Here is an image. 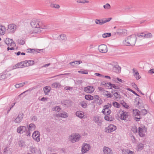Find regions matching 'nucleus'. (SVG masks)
<instances>
[{
	"label": "nucleus",
	"instance_id": "24",
	"mask_svg": "<svg viewBox=\"0 0 154 154\" xmlns=\"http://www.w3.org/2000/svg\"><path fill=\"white\" fill-rule=\"evenodd\" d=\"M95 22L98 25H103L105 23L104 20L102 19H96L95 20Z\"/></svg>",
	"mask_w": 154,
	"mask_h": 154
},
{
	"label": "nucleus",
	"instance_id": "62",
	"mask_svg": "<svg viewBox=\"0 0 154 154\" xmlns=\"http://www.w3.org/2000/svg\"><path fill=\"white\" fill-rule=\"evenodd\" d=\"M94 98L97 100H98L99 99L100 97L98 95H95L94 97Z\"/></svg>",
	"mask_w": 154,
	"mask_h": 154
},
{
	"label": "nucleus",
	"instance_id": "12",
	"mask_svg": "<svg viewBox=\"0 0 154 154\" xmlns=\"http://www.w3.org/2000/svg\"><path fill=\"white\" fill-rule=\"evenodd\" d=\"M5 42L8 46L15 45V43L14 42L13 40L11 39L7 38L5 40Z\"/></svg>",
	"mask_w": 154,
	"mask_h": 154
},
{
	"label": "nucleus",
	"instance_id": "29",
	"mask_svg": "<svg viewBox=\"0 0 154 154\" xmlns=\"http://www.w3.org/2000/svg\"><path fill=\"white\" fill-rule=\"evenodd\" d=\"M143 129L140 128L139 127L138 128V132L140 136L142 137H144L145 136V134L144 133H143Z\"/></svg>",
	"mask_w": 154,
	"mask_h": 154
},
{
	"label": "nucleus",
	"instance_id": "22",
	"mask_svg": "<svg viewBox=\"0 0 154 154\" xmlns=\"http://www.w3.org/2000/svg\"><path fill=\"white\" fill-rule=\"evenodd\" d=\"M121 67L118 65H116L113 68V70L114 71L117 72H119L121 70Z\"/></svg>",
	"mask_w": 154,
	"mask_h": 154
},
{
	"label": "nucleus",
	"instance_id": "3",
	"mask_svg": "<svg viewBox=\"0 0 154 154\" xmlns=\"http://www.w3.org/2000/svg\"><path fill=\"white\" fill-rule=\"evenodd\" d=\"M133 116L134 117V120L138 122L141 119L140 112L137 109H134L133 110Z\"/></svg>",
	"mask_w": 154,
	"mask_h": 154
},
{
	"label": "nucleus",
	"instance_id": "53",
	"mask_svg": "<svg viewBox=\"0 0 154 154\" xmlns=\"http://www.w3.org/2000/svg\"><path fill=\"white\" fill-rule=\"evenodd\" d=\"M6 78V76L5 74H3L0 75V80H4Z\"/></svg>",
	"mask_w": 154,
	"mask_h": 154
},
{
	"label": "nucleus",
	"instance_id": "36",
	"mask_svg": "<svg viewBox=\"0 0 154 154\" xmlns=\"http://www.w3.org/2000/svg\"><path fill=\"white\" fill-rule=\"evenodd\" d=\"M60 86V84L57 82H54L52 85V87L53 88H59Z\"/></svg>",
	"mask_w": 154,
	"mask_h": 154
},
{
	"label": "nucleus",
	"instance_id": "30",
	"mask_svg": "<svg viewBox=\"0 0 154 154\" xmlns=\"http://www.w3.org/2000/svg\"><path fill=\"white\" fill-rule=\"evenodd\" d=\"M108 84L110 87V88H112L116 89H119V86L116 85L115 84H112L110 82H109Z\"/></svg>",
	"mask_w": 154,
	"mask_h": 154
},
{
	"label": "nucleus",
	"instance_id": "6",
	"mask_svg": "<svg viewBox=\"0 0 154 154\" xmlns=\"http://www.w3.org/2000/svg\"><path fill=\"white\" fill-rule=\"evenodd\" d=\"M40 134L38 131H35L32 134V137L33 139L35 141L38 142L40 140Z\"/></svg>",
	"mask_w": 154,
	"mask_h": 154
},
{
	"label": "nucleus",
	"instance_id": "64",
	"mask_svg": "<svg viewBox=\"0 0 154 154\" xmlns=\"http://www.w3.org/2000/svg\"><path fill=\"white\" fill-rule=\"evenodd\" d=\"M15 66L17 68H22V66H20L19 63L16 64L15 65Z\"/></svg>",
	"mask_w": 154,
	"mask_h": 154
},
{
	"label": "nucleus",
	"instance_id": "50",
	"mask_svg": "<svg viewBox=\"0 0 154 154\" xmlns=\"http://www.w3.org/2000/svg\"><path fill=\"white\" fill-rule=\"evenodd\" d=\"M78 72L79 73L82 74H88V72L87 70H80L78 71Z\"/></svg>",
	"mask_w": 154,
	"mask_h": 154
},
{
	"label": "nucleus",
	"instance_id": "49",
	"mask_svg": "<svg viewBox=\"0 0 154 154\" xmlns=\"http://www.w3.org/2000/svg\"><path fill=\"white\" fill-rule=\"evenodd\" d=\"M144 36H145V38H152V34L149 32L147 34H145V35Z\"/></svg>",
	"mask_w": 154,
	"mask_h": 154
},
{
	"label": "nucleus",
	"instance_id": "31",
	"mask_svg": "<svg viewBox=\"0 0 154 154\" xmlns=\"http://www.w3.org/2000/svg\"><path fill=\"white\" fill-rule=\"evenodd\" d=\"M50 88L48 86H46L44 88V91L45 94L47 95L50 91Z\"/></svg>",
	"mask_w": 154,
	"mask_h": 154
},
{
	"label": "nucleus",
	"instance_id": "40",
	"mask_svg": "<svg viewBox=\"0 0 154 154\" xmlns=\"http://www.w3.org/2000/svg\"><path fill=\"white\" fill-rule=\"evenodd\" d=\"M120 103L125 108H127L128 107V106L127 104L123 100L121 101Z\"/></svg>",
	"mask_w": 154,
	"mask_h": 154
},
{
	"label": "nucleus",
	"instance_id": "5",
	"mask_svg": "<svg viewBox=\"0 0 154 154\" xmlns=\"http://www.w3.org/2000/svg\"><path fill=\"white\" fill-rule=\"evenodd\" d=\"M8 27L7 32L9 33H14L16 29V26L13 23L8 25Z\"/></svg>",
	"mask_w": 154,
	"mask_h": 154
},
{
	"label": "nucleus",
	"instance_id": "59",
	"mask_svg": "<svg viewBox=\"0 0 154 154\" xmlns=\"http://www.w3.org/2000/svg\"><path fill=\"white\" fill-rule=\"evenodd\" d=\"M31 120L33 121H35L37 120V117L36 116H34L32 117Z\"/></svg>",
	"mask_w": 154,
	"mask_h": 154
},
{
	"label": "nucleus",
	"instance_id": "14",
	"mask_svg": "<svg viewBox=\"0 0 154 154\" xmlns=\"http://www.w3.org/2000/svg\"><path fill=\"white\" fill-rule=\"evenodd\" d=\"M103 151L104 154H112V150L109 147L105 146L103 147Z\"/></svg>",
	"mask_w": 154,
	"mask_h": 154
},
{
	"label": "nucleus",
	"instance_id": "58",
	"mask_svg": "<svg viewBox=\"0 0 154 154\" xmlns=\"http://www.w3.org/2000/svg\"><path fill=\"white\" fill-rule=\"evenodd\" d=\"M128 90L131 92H132L133 94H134L136 95L139 96V95L137 94L134 91H133L132 89L130 88H128Z\"/></svg>",
	"mask_w": 154,
	"mask_h": 154
},
{
	"label": "nucleus",
	"instance_id": "7",
	"mask_svg": "<svg viewBox=\"0 0 154 154\" xmlns=\"http://www.w3.org/2000/svg\"><path fill=\"white\" fill-rule=\"evenodd\" d=\"M91 148L90 145L87 143H84L82 146V153H86Z\"/></svg>",
	"mask_w": 154,
	"mask_h": 154
},
{
	"label": "nucleus",
	"instance_id": "43",
	"mask_svg": "<svg viewBox=\"0 0 154 154\" xmlns=\"http://www.w3.org/2000/svg\"><path fill=\"white\" fill-rule=\"evenodd\" d=\"M61 109L59 107V106H55L53 108V111H56L58 112L60 111Z\"/></svg>",
	"mask_w": 154,
	"mask_h": 154
},
{
	"label": "nucleus",
	"instance_id": "55",
	"mask_svg": "<svg viewBox=\"0 0 154 154\" xmlns=\"http://www.w3.org/2000/svg\"><path fill=\"white\" fill-rule=\"evenodd\" d=\"M23 85L21 83L17 84L15 85V86L16 88H19L20 87H23Z\"/></svg>",
	"mask_w": 154,
	"mask_h": 154
},
{
	"label": "nucleus",
	"instance_id": "10",
	"mask_svg": "<svg viewBox=\"0 0 154 154\" xmlns=\"http://www.w3.org/2000/svg\"><path fill=\"white\" fill-rule=\"evenodd\" d=\"M23 117V114L22 113H19L17 117L14 120L16 123L19 124L22 121Z\"/></svg>",
	"mask_w": 154,
	"mask_h": 154
},
{
	"label": "nucleus",
	"instance_id": "52",
	"mask_svg": "<svg viewBox=\"0 0 154 154\" xmlns=\"http://www.w3.org/2000/svg\"><path fill=\"white\" fill-rule=\"evenodd\" d=\"M18 43L20 45H23L25 44V41L22 39H18L17 40Z\"/></svg>",
	"mask_w": 154,
	"mask_h": 154
},
{
	"label": "nucleus",
	"instance_id": "20",
	"mask_svg": "<svg viewBox=\"0 0 154 154\" xmlns=\"http://www.w3.org/2000/svg\"><path fill=\"white\" fill-rule=\"evenodd\" d=\"M75 114L76 116L81 119L84 116V113L81 111H77L76 112Z\"/></svg>",
	"mask_w": 154,
	"mask_h": 154
},
{
	"label": "nucleus",
	"instance_id": "15",
	"mask_svg": "<svg viewBox=\"0 0 154 154\" xmlns=\"http://www.w3.org/2000/svg\"><path fill=\"white\" fill-rule=\"evenodd\" d=\"M116 129V127L113 125H110L107 128L106 131L108 132H112Z\"/></svg>",
	"mask_w": 154,
	"mask_h": 154
},
{
	"label": "nucleus",
	"instance_id": "54",
	"mask_svg": "<svg viewBox=\"0 0 154 154\" xmlns=\"http://www.w3.org/2000/svg\"><path fill=\"white\" fill-rule=\"evenodd\" d=\"M104 95H105V96L107 98H111L113 97L112 94L110 93H109V94L107 93V94H106V93H105V94Z\"/></svg>",
	"mask_w": 154,
	"mask_h": 154
},
{
	"label": "nucleus",
	"instance_id": "48",
	"mask_svg": "<svg viewBox=\"0 0 154 154\" xmlns=\"http://www.w3.org/2000/svg\"><path fill=\"white\" fill-rule=\"evenodd\" d=\"M18 144L20 147H23L25 145V142L23 140H20Z\"/></svg>",
	"mask_w": 154,
	"mask_h": 154
},
{
	"label": "nucleus",
	"instance_id": "13",
	"mask_svg": "<svg viewBox=\"0 0 154 154\" xmlns=\"http://www.w3.org/2000/svg\"><path fill=\"white\" fill-rule=\"evenodd\" d=\"M120 118L122 120H126L128 117L127 113L123 111L120 112Z\"/></svg>",
	"mask_w": 154,
	"mask_h": 154
},
{
	"label": "nucleus",
	"instance_id": "2",
	"mask_svg": "<svg viewBox=\"0 0 154 154\" xmlns=\"http://www.w3.org/2000/svg\"><path fill=\"white\" fill-rule=\"evenodd\" d=\"M17 132L22 134L23 133L24 134L28 136H30V134L29 131L27 129L26 127L23 126H20L17 128Z\"/></svg>",
	"mask_w": 154,
	"mask_h": 154
},
{
	"label": "nucleus",
	"instance_id": "21",
	"mask_svg": "<svg viewBox=\"0 0 154 154\" xmlns=\"http://www.w3.org/2000/svg\"><path fill=\"white\" fill-rule=\"evenodd\" d=\"M27 130L29 131L30 133V131H32L34 130L35 128V125L32 123L30 124L29 125V126L28 127Z\"/></svg>",
	"mask_w": 154,
	"mask_h": 154
},
{
	"label": "nucleus",
	"instance_id": "25",
	"mask_svg": "<svg viewBox=\"0 0 154 154\" xmlns=\"http://www.w3.org/2000/svg\"><path fill=\"white\" fill-rule=\"evenodd\" d=\"M50 8H59L60 6L59 5L51 3L49 5Z\"/></svg>",
	"mask_w": 154,
	"mask_h": 154
},
{
	"label": "nucleus",
	"instance_id": "4",
	"mask_svg": "<svg viewBox=\"0 0 154 154\" xmlns=\"http://www.w3.org/2000/svg\"><path fill=\"white\" fill-rule=\"evenodd\" d=\"M81 137V136L76 134H73L69 137V140L71 142L75 143L79 141Z\"/></svg>",
	"mask_w": 154,
	"mask_h": 154
},
{
	"label": "nucleus",
	"instance_id": "23",
	"mask_svg": "<svg viewBox=\"0 0 154 154\" xmlns=\"http://www.w3.org/2000/svg\"><path fill=\"white\" fill-rule=\"evenodd\" d=\"M60 117L66 118L68 116V114L66 112L61 111L60 112Z\"/></svg>",
	"mask_w": 154,
	"mask_h": 154
},
{
	"label": "nucleus",
	"instance_id": "39",
	"mask_svg": "<svg viewBox=\"0 0 154 154\" xmlns=\"http://www.w3.org/2000/svg\"><path fill=\"white\" fill-rule=\"evenodd\" d=\"M19 63L20 66H22V68L27 66L26 62H25V61L21 62Z\"/></svg>",
	"mask_w": 154,
	"mask_h": 154
},
{
	"label": "nucleus",
	"instance_id": "57",
	"mask_svg": "<svg viewBox=\"0 0 154 154\" xmlns=\"http://www.w3.org/2000/svg\"><path fill=\"white\" fill-rule=\"evenodd\" d=\"M129 149L124 150L122 151V153L123 154H128Z\"/></svg>",
	"mask_w": 154,
	"mask_h": 154
},
{
	"label": "nucleus",
	"instance_id": "60",
	"mask_svg": "<svg viewBox=\"0 0 154 154\" xmlns=\"http://www.w3.org/2000/svg\"><path fill=\"white\" fill-rule=\"evenodd\" d=\"M104 119L106 120L111 121L109 117L107 115H106L105 116Z\"/></svg>",
	"mask_w": 154,
	"mask_h": 154
},
{
	"label": "nucleus",
	"instance_id": "51",
	"mask_svg": "<svg viewBox=\"0 0 154 154\" xmlns=\"http://www.w3.org/2000/svg\"><path fill=\"white\" fill-rule=\"evenodd\" d=\"M140 112L141 116V115H145L147 113V110L146 109H143L141 110Z\"/></svg>",
	"mask_w": 154,
	"mask_h": 154
},
{
	"label": "nucleus",
	"instance_id": "41",
	"mask_svg": "<svg viewBox=\"0 0 154 154\" xmlns=\"http://www.w3.org/2000/svg\"><path fill=\"white\" fill-rule=\"evenodd\" d=\"M104 8L106 10L109 9L111 8V6L109 3H107L103 6Z\"/></svg>",
	"mask_w": 154,
	"mask_h": 154
},
{
	"label": "nucleus",
	"instance_id": "26",
	"mask_svg": "<svg viewBox=\"0 0 154 154\" xmlns=\"http://www.w3.org/2000/svg\"><path fill=\"white\" fill-rule=\"evenodd\" d=\"M41 50L38 49L35 51V50L34 49H28L27 50V52L29 53H32L35 52L36 53H39L41 51Z\"/></svg>",
	"mask_w": 154,
	"mask_h": 154
},
{
	"label": "nucleus",
	"instance_id": "18",
	"mask_svg": "<svg viewBox=\"0 0 154 154\" xmlns=\"http://www.w3.org/2000/svg\"><path fill=\"white\" fill-rule=\"evenodd\" d=\"M35 28H41L42 29H46L45 26H42V23L41 21H36V27Z\"/></svg>",
	"mask_w": 154,
	"mask_h": 154
},
{
	"label": "nucleus",
	"instance_id": "27",
	"mask_svg": "<svg viewBox=\"0 0 154 154\" xmlns=\"http://www.w3.org/2000/svg\"><path fill=\"white\" fill-rule=\"evenodd\" d=\"M143 148V144L142 143H140L137 146V151H140Z\"/></svg>",
	"mask_w": 154,
	"mask_h": 154
},
{
	"label": "nucleus",
	"instance_id": "28",
	"mask_svg": "<svg viewBox=\"0 0 154 154\" xmlns=\"http://www.w3.org/2000/svg\"><path fill=\"white\" fill-rule=\"evenodd\" d=\"M82 63V61L81 60L76 61L72 62H70L69 64L72 66H74L75 65L79 64Z\"/></svg>",
	"mask_w": 154,
	"mask_h": 154
},
{
	"label": "nucleus",
	"instance_id": "1",
	"mask_svg": "<svg viewBox=\"0 0 154 154\" xmlns=\"http://www.w3.org/2000/svg\"><path fill=\"white\" fill-rule=\"evenodd\" d=\"M137 40L135 35H131L128 36L123 41V44L127 46H134Z\"/></svg>",
	"mask_w": 154,
	"mask_h": 154
},
{
	"label": "nucleus",
	"instance_id": "47",
	"mask_svg": "<svg viewBox=\"0 0 154 154\" xmlns=\"http://www.w3.org/2000/svg\"><path fill=\"white\" fill-rule=\"evenodd\" d=\"M112 106L111 104L108 103L106 105L104 106L103 107L106 110H108V108H111Z\"/></svg>",
	"mask_w": 154,
	"mask_h": 154
},
{
	"label": "nucleus",
	"instance_id": "32",
	"mask_svg": "<svg viewBox=\"0 0 154 154\" xmlns=\"http://www.w3.org/2000/svg\"><path fill=\"white\" fill-rule=\"evenodd\" d=\"M85 97L87 100H91L94 99V97L91 95H86Z\"/></svg>",
	"mask_w": 154,
	"mask_h": 154
},
{
	"label": "nucleus",
	"instance_id": "8",
	"mask_svg": "<svg viewBox=\"0 0 154 154\" xmlns=\"http://www.w3.org/2000/svg\"><path fill=\"white\" fill-rule=\"evenodd\" d=\"M98 49L99 51L102 53H106L108 51L107 46L104 44L99 45L98 46Z\"/></svg>",
	"mask_w": 154,
	"mask_h": 154
},
{
	"label": "nucleus",
	"instance_id": "9",
	"mask_svg": "<svg viewBox=\"0 0 154 154\" xmlns=\"http://www.w3.org/2000/svg\"><path fill=\"white\" fill-rule=\"evenodd\" d=\"M95 88L92 85L88 86L86 87H85L84 88V91L86 93H93L94 91Z\"/></svg>",
	"mask_w": 154,
	"mask_h": 154
},
{
	"label": "nucleus",
	"instance_id": "45",
	"mask_svg": "<svg viewBox=\"0 0 154 154\" xmlns=\"http://www.w3.org/2000/svg\"><path fill=\"white\" fill-rule=\"evenodd\" d=\"M60 37L62 41L65 40L66 39V35L64 34H61L60 35Z\"/></svg>",
	"mask_w": 154,
	"mask_h": 154
},
{
	"label": "nucleus",
	"instance_id": "44",
	"mask_svg": "<svg viewBox=\"0 0 154 154\" xmlns=\"http://www.w3.org/2000/svg\"><path fill=\"white\" fill-rule=\"evenodd\" d=\"M139 100L140 98L138 97H137L135 99V101L134 102V103L135 104V105L137 106L139 105L140 103L139 101Z\"/></svg>",
	"mask_w": 154,
	"mask_h": 154
},
{
	"label": "nucleus",
	"instance_id": "37",
	"mask_svg": "<svg viewBox=\"0 0 154 154\" xmlns=\"http://www.w3.org/2000/svg\"><path fill=\"white\" fill-rule=\"evenodd\" d=\"M111 34L110 33H106L102 34V37L103 38H106L110 36Z\"/></svg>",
	"mask_w": 154,
	"mask_h": 154
},
{
	"label": "nucleus",
	"instance_id": "63",
	"mask_svg": "<svg viewBox=\"0 0 154 154\" xmlns=\"http://www.w3.org/2000/svg\"><path fill=\"white\" fill-rule=\"evenodd\" d=\"M148 72L150 73L151 74L154 73V69H151L148 71Z\"/></svg>",
	"mask_w": 154,
	"mask_h": 154
},
{
	"label": "nucleus",
	"instance_id": "61",
	"mask_svg": "<svg viewBox=\"0 0 154 154\" xmlns=\"http://www.w3.org/2000/svg\"><path fill=\"white\" fill-rule=\"evenodd\" d=\"M132 130L134 133H136L137 131V129L136 127L133 128H132Z\"/></svg>",
	"mask_w": 154,
	"mask_h": 154
},
{
	"label": "nucleus",
	"instance_id": "17",
	"mask_svg": "<svg viewBox=\"0 0 154 154\" xmlns=\"http://www.w3.org/2000/svg\"><path fill=\"white\" fill-rule=\"evenodd\" d=\"M6 28L5 27L1 24H0V35H3L5 34Z\"/></svg>",
	"mask_w": 154,
	"mask_h": 154
},
{
	"label": "nucleus",
	"instance_id": "11",
	"mask_svg": "<svg viewBox=\"0 0 154 154\" xmlns=\"http://www.w3.org/2000/svg\"><path fill=\"white\" fill-rule=\"evenodd\" d=\"M111 92L113 95L115 97L116 99V100L118 101L120 99L121 97L120 95L118 93V91L113 90Z\"/></svg>",
	"mask_w": 154,
	"mask_h": 154
},
{
	"label": "nucleus",
	"instance_id": "42",
	"mask_svg": "<svg viewBox=\"0 0 154 154\" xmlns=\"http://www.w3.org/2000/svg\"><path fill=\"white\" fill-rule=\"evenodd\" d=\"M81 106L83 108H86L87 105V104L85 101H82L81 103Z\"/></svg>",
	"mask_w": 154,
	"mask_h": 154
},
{
	"label": "nucleus",
	"instance_id": "46",
	"mask_svg": "<svg viewBox=\"0 0 154 154\" xmlns=\"http://www.w3.org/2000/svg\"><path fill=\"white\" fill-rule=\"evenodd\" d=\"M145 35V34L144 32H142L141 33H137V36L139 37H142L143 38H145V36H144Z\"/></svg>",
	"mask_w": 154,
	"mask_h": 154
},
{
	"label": "nucleus",
	"instance_id": "56",
	"mask_svg": "<svg viewBox=\"0 0 154 154\" xmlns=\"http://www.w3.org/2000/svg\"><path fill=\"white\" fill-rule=\"evenodd\" d=\"M36 149L35 148H31L30 151L33 154H34L35 153Z\"/></svg>",
	"mask_w": 154,
	"mask_h": 154
},
{
	"label": "nucleus",
	"instance_id": "16",
	"mask_svg": "<svg viewBox=\"0 0 154 154\" xmlns=\"http://www.w3.org/2000/svg\"><path fill=\"white\" fill-rule=\"evenodd\" d=\"M134 76L135 77L136 79L138 80L140 79L141 77L139 75V73L138 71H136V69L134 68H133L132 69Z\"/></svg>",
	"mask_w": 154,
	"mask_h": 154
},
{
	"label": "nucleus",
	"instance_id": "34",
	"mask_svg": "<svg viewBox=\"0 0 154 154\" xmlns=\"http://www.w3.org/2000/svg\"><path fill=\"white\" fill-rule=\"evenodd\" d=\"M30 25L32 27L35 28L36 27V21L32 20L30 23Z\"/></svg>",
	"mask_w": 154,
	"mask_h": 154
},
{
	"label": "nucleus",
	"instance_id": "33",
	"mask_svg": "<svg viewBox=\"0 0 154 154\" xmlns=\"http://www.w3.org/2000/svg\"><path fill=\"white\" fill-rule=\"evenodd\" d=\"M25 62H26L27 66L34 64V61L33 60H25Z\"/></svg>",
	"mask_w": 154,
	"mask_h": 154
},
{
	"label": "nucleus",
	"instance_id": "19",
	"mask_svg": "<svg viewBox=\"0 0 154 154\" xmlns=\"http://www.w3.org/2000/svg\"><path fill=\"white\" fill-rule=\"evenodd\" d=\"M94 120L95 123H97L98 126H101V121L99 119V117L97 116L94 117Z\"/></svg>",
	"mask_w": 154,
	"mask_h": 154
},
{
	"label": "nucleus",
	"instance_id": "38",
	"mask_svg": "<svg viewBox=\"0 0 154 154\" xmlns=\"http://www.w3.org/2000/svg\"><path fill=\"white\" fill-rule=\"evenodd\" d=\"M41 32V30L39 29L38 28H36L33 32V34H39Z\"/></svg>",
	"mask_w": 154,
	"mask_h": 154
},
{
	"label": "nucleus",
	"instance_id": "35",
	"mask_svg": "<svg viewBox=\"0 0 154 154\" xmlns=\"http://www.w3.org/2000/svg\"><path fill=\"white\" fill-rule=\"evenodd\" d=\"M112 105L114 107L116 108H119L121 106L116 101L113 102Z\"/></svg>",
	"mask_w": 154,
	"mask_h": 154
}]
</instances>
